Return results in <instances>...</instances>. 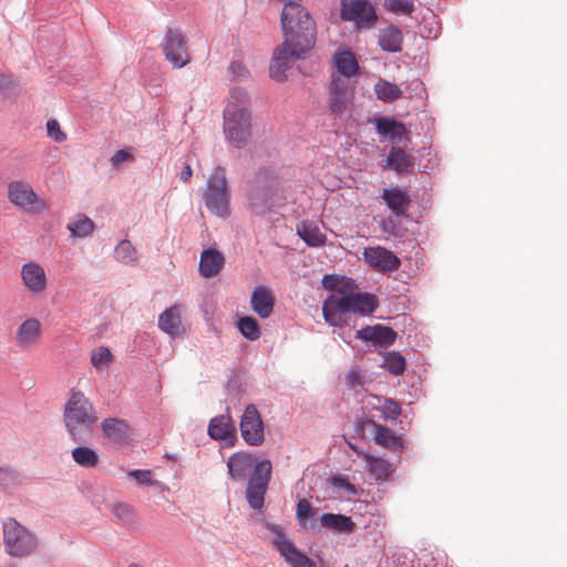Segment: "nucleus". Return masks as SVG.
I'll return each instance as SVG.
<instances>
[{
    "label": "nucleus",
    "instance_id": "obj_23",
    "mask_svg": "<svg viewBox=\"0 0 567 567\" xmlns=\"http://www.w3.org/2000/svg\"><path fill=\"white\" fill-rule=\"evenodd\" d=\"M379 134L388 136L393 142L401 140L410 141V132L403 123L396 122L391 117H379L374 121Z\"/></svg>",
    "mask_w": 567,
    "mask_h": 567
},
{
    "label": "nucleus",
    "instance_id": "obj_28",
    "mask_svg": "<svg viewBox=\"0 0 567 567\" xmlns=\"http://www.w3.org/2000/svg\"><path fill=\"white\" fill-rule=\"evenodd\" d=\"M264 526L271 534V543L282 557L297 548L296 545L287 537L284 526L267 520Z\"/></svg>",
    "mask_w": 567,
    "mask_h": 567
},
{
    "label": "nucleus",
    "instance_id": "obj_46",
    "mask_svg": "<svg viewBox=\"0 0 567 567\" xmlns=\"http://www.w3.org/2000/svg\"><path fill=\"white\" fill-rule=\"evenodd\" d=\"M380 410L385 419L395 420L401 414L400 404L392 399H385Z\"/></svg>",
    "mask_w": 567,
    "mask_h": 567
},
{
    "label": "nucleus",
    "instance_id": "obj_24",
    "mask_svg": "<svg viewBox=\"0 0 567 567\" xmlns=\"http://www.w3.org/2000/svg\"><path fill=\"white\" fill-rule=\"evenodd\" d=\"M101 431L104 439L113 443H120L128 436L130 426L124 420L107 417L102 421Z\"/></svg>",
    "mask_w": 567,
    "mask_h": 567
},
{
    "label": "nucleus",
    "instance_id": "obj_49",
    "mask_svg": "<svg viewBox=\"0 0 567 567\" xmlns=\"http://www.w3.org/2000/svg\"><path fill=\"white\" fill-rule=\"evenodd\" d=\"M233 79H246L249 76V71L246 65L240 61H233L228 68Z\"/></svg>",
    "mask_w": 567,
    "mask_h": 567
},
{
    "label": "nucleus",
    "instance_id": "obj_33",
    "mask_svg": "<svg viewBox=\"0 0 567 567\" xmlns=\"http://www.w3.org/2000/svg\"><path fill=\"white\" fill-rule=\"evenodd\" d=\"M320 522L324 527L339 533H351L355 526L351 517L341 514H322Z\"/></svg>",
    "mask_w": 567,
    "mask_h": 567
},
{
    "label": "nucleus",
    "instance_id": "obj_27",
    "mask_svg": "<svg viewBox=\"0 0 567 567\" xmlns=\"http://www.w3.org/2000/svg\"><path fill=\"white\" fill-rule=\"evenodd\" d=\"M386 167L396 173H409L414 167V158L401 147H391L386 157Z\"/></svg>",
    "mask_w": 567,
    "mask_h": 567
},
{
    "label": "nucleus",
    "instance_id": "obj_56",
    "mask_svg": "<svg viewBox=\"0 0 567 567\" xmlns=\"http://www.w3.org/2000/svg\"><path fill=\"white\" fill-rule=\"evenodd\" d=\"M341 482V485L344 486L347 489L353 492L354 491V487L352 484H350L349 482H347L346 480H340Z\"/></svg>",
    "mask_w": 567,
    "mask_h": 567
},
{
    "label": "nucleus",
    "instance_id": "obj_40",
    "mask_svg": "<svg viewBox=\"0 0 567 567\" xmlns=\"http://www.w3.org/2000/svg\"><path fill=\"white\" fill-rule=\"evenodd\" d=\"M111 512L122 525H131L135 520V509L127 503L113 504Z\"/></svg>",
    "mask_w": 567,
    "mask_h": 567
},
{
    "label": "nucleus",
    "instance_id": "obj_55",
    "mask_svg": "<svg viewBox=\"0 0 567 567\" xmlns=\"http://www.w3.org/2000/svg\"><path fill=\"white\" fill-rule=\"evenodd\" d=\"M350 447L352 449V451L360 457H362L364 460V454H369L368 452H364L362 450H360L359 447H357L355 445L353 444H350Z\"/></svg>",
    "mask_w": 567,
    "mask_h": 567
},
{
    "label": "nucleus",
    "instance_id": "obj_2",
    "mask_svg": "<svg viewBox=\"0 0 567 567\" xmlns=\"http://www.w3.org/2000/svg\"><path fill=\"white\" fill-rule=\"evenodd\" d=\"M63 420L74 441H86L93 434L97 415L92 402L81 391H72L64 405Z\"/></svg>",
    "mask_w": 567,
    "mask_h": 567
},
{
    "label": "nucleus",
    "instance_id": "obj_36",
    "mask_svg": "<svg viewBox=\"0 0 567 567\" xmlns=\"http://www.w3.org/2000/svg\"><path fill=\"white\" fill-rule=\"evenodd\" d=\"M378 99L384 102H393L401 97L402 90L394 83L380 79L374 86Z\"/></svg>",
    "mask_w": 567,
    "mask_h": 567
},
{
    "label": "nucleus",
    "instance_id": "obj_3",
    "mask_svg": "<svg viewBox=\"0 0 567 567\" xmlns=\"http://www.w3.org/2000/svg\"><path fill=\"white\" fill-rule=\"evenodd\" d=\"M281 28L288 42L303 48H313L317 28L308 10L296 0H289L281 11Z\"/></svg>",
    "mask_w": 567,
    "mask_h": 567
},
{
    "label": "nucleus",
    "instance_id": "obj_7",
    "mask_svg": "<svg viewBox=\"0 0 567 567\" xmlns=\"http://www.w3.org/2000/svg\"><path fill=\"white\" fill-rule=\"evenodd\" d=\"M312 48H303L293 42L285 41L276 48L271 59L269 73L270 76L277 82L287 80V72L292 66L293 62L298 59H303Z\"/></svg>",
    "mask_w": 567,
    "mask_h": 567
},
{
    "label": "nucleus",
    "instance_id": "obj_4",
    "mask_svg": "<svg viewBox=\"0 0 567 567\" xmlns=\"http://www.w3.org/2000/svg\"><path fill=\"white\" fill-rule=\"evenodd\" d=\"M203 199L210 214L221 218L230 215V190L225 168L216 166L213 169L207 179Z\"/></svg>",
    "mask_w": 567,
    "mask_h": 567
},
{
    "label": "nucleus",
    "instance_id": "obj_14",
    "mask_svg": "<svg viewBox=\"0 0 567 567\" xmlns=\"http://www.w3.org/2000/svg\"><path fill=\"white\" fill-rule=\"evenodd\" d=\"M163 51L174 68H183L189 62L187 41L178 29H169L166 32Z\"/></svg>",
    "mask_w": 567,
    "mask_h": 567
},
{
    "label": "nucleus",
    "instance_id": "obj_11",
    "mask_svg": "<svg viewBox=\"0 0 567 567\" xmlns=\"http://www.w3.org/2000/svg\"><path fill=\"white\" fill-rule=\"evenodd\" d=\"M341 19L355 22L359 29H371L378 14L368 0H341Z\"/></svg>",
    "mask_w": 567,
    "mask_h": 567
},
{
    "label": "nucleus",
    "instance_id": "obj_16",
    "mask_svg": "<svg viewBox=\"0 0 567 567\" xmlns=\"http://www.w3.org/2000/svg\"><path fill=\"white\" fill-rule=\"evenodd\" d=\"M20 277L23 287L33 296L42 295L48 287V277L44 268L35 262L29 261L22 265Z\"/></svg>",
    "mask_w": 567,
    "mask_h": 567
},
{
    "label": "nucleus",
    "instance_id": "obj_43",
    "mask_svg": "<svg viewBox=\"0 0 567 567\" xmlns=\"http://www.w3.org/2000/svg\"><path fill=\"white\" fill-rule=\"evenodd\" d=\"M385 8L396 14H410L414 10L412 0H385Z\"/></svg>",
    "mask_w": 567,
    "mask_h": 567
},
{
    "label": "nucleus",
    "instance_id": "obj_22",
    "mask_svg": "<svg viewBox=\"0 0 567 567\" xmlns=\"http://www.w3.org/2000/svg\"><path fill=\"white\" fill-rule=\"evenodd\" d=\"M225 265L223 254L214 248L205 249L200 255L199 272L205 278L215 277Z\"/></svg>",
    "mask_w": 567,
    "mask_h": 567
},
{
    "label": "nucleus",
    "instance_id": "obj_44",
    "mask_svg": "<svg viewBox=\"0 0 567 567\" xmlns=\"http://www.w3.org/2000/svg\"><path fill=\"white\" fill-rule=\"evenodd\" d=\"M315 515V508L310 502L306 498L299 499L297 503L296 517L300 525H305L306 522L312 518Z\"/></svg>",
    "mask_w": 567,
    "mask_h": 567
},
{
    "label": "nucleus",
    "instance_id": "obj_57",
    "mask_svg": "<svg viewBox=\"0 0 567 567\" xmlns=\"http://www.w3.org/2000/svg\"><path fill=\"white\" fill-rule=\"evenodd\" d=\"M0 473H1V474H8V475H9V474H11V472H9V471H7V470H0Z\"/></svg>",
    "mask_w": 567,
    "mask_h": 567
},
{
    "label": "nucleus",
    "instance_id": "obj_5",
    "mask_svg": "<svg viewBox=\"0 0 567 567\" xmlns=\"http://www.w3.org/2000/svg\"><path fill=\"white\" fill-rule=\"evenodd\" d=\"M38 544L37 536L14 518L3 523V545L8 555L28 557L37 550Z\"/></svg>",
    "mask_w": 567,
    "mask_h": 567
},
{
    "label": "nucleus",
    "instance_id": "obj_10",
    "mask_svg": "<svg viewBox=\"0 0 567 567\" xmlns=\"http://www.w3.org/2000/svg\"><path fill=\"white\" fill-rule=\"evenodd\" d=\"M271 463L268 460L260 461L252 470L251 477L246 489V497L254 509L264 506L265 495L271 477Z\"/></svg>",
    "mask_w": 567,
    "mask_h": 567
},
{
    "label": "nucleus",
    "instance_id": "obj_38",
    "mask_svg": "<svg viewBox=\"0 0 567 567\" xmlns=\"http://www.w3.org/2000/svg\"><path fill=\"white\" fill-rule=\"evenodd\" d=\"M114 357L107 347H97L91 352V363L96 370L109 369Z\"/></svg>",
    "mask_w": 567,
    "mask_h": 567
},
{
    "label": "nucleus",
    "instance_id": "obj_19",
    "mask_svg": "<svg viewBox=\"0 0 567 567\" xmlns=\"http://www.w3.org/2000/svg\"><path fill=\"white\" fill-rule=\"evenodd\" d=\"M364 424L372 426L374 430V442L390 451L393 452H400L404 449V443L401 436L396 435L392 430L389 427L379 424L372 420H368L364 422Z\"/></svg>",
    "mask_w": 567,
    "mask_h": 567
},
{
    "label": "nucleus",
    "instance_id": "obj_52",
    "mask_svg": "<svg viewBox=\"0 0 567 567\" xmlns=\"http://www.w3.org/2000/svg\"><path fill=\"white\" fill-rule=\"evenodd\" d=\"M264 195V190L261 188H256L254 193L251 194V207L252 209L259 214L264 210V204L259 203V197Z\"/></svg>",
    "mask_w": 567,
    "mask_h": 567
},
{
    "label": "nucleus",
    "instance_id": "obj_1",
    "mask_svg": "<svg viewBox=\"0 0 567 567\" xmlns=\"http://www.w3.org/2000/svg\"><path fill=\"white\" fill-rule=\"evenodd\" d=\"M377 307V297L371 293L355 292L351 280L336 288L328 296L322 306V313L327 323L340 327L346 322L349 313L370 315Z\"/></svg>",
    "mask_w": 567,
    "mask_h": 567
},
{
    "label": "nucleus",
    "instance_id": "obj_8",
    "mask_svg": "<svg viewBox=\"0 0 567 567\" xmlns=\"http://www.w3.org/2000/svg\"><path fill=\"white\" fill-rule=\"evenodd\" d=\"M8 199L24 213L40 214L48 209L45 200L37 195L31 184L21 179L9 183Z\"/></svg>",
    "mask_w": 567,
    "mask_h": 567
},
{
    "label": "nucleus",
    "instance_id": "obj_48",
    "mask_svg": "<svg viewBox=\"0 0 567 567\" xmlns=\"http://www.w3.org/2000/svg\"><path fill=\"white\" fill-rule=\"evenodd\" d=\"M249 101V94L241 87H233L230 91V100L229 103H235L238 106L246 107V104Z\"/></svg>",
    "mask_w": 567,
    "mask_h": 567
},
{
    "label": "nucleus",
    "instance_id": "obj_50",
    "mask_svg": "<svg viewBox=\"0 0 567 567\" xmlns=\"http://www.w3.org/2000/svg\"><path fill=\"white\" fill-rule=\"evenodd\" d=\"M133 159V155L126 150H120L111 157V162L114 166H118L124 162H131Z\"/></svg>",
    "mask_w": 567,
    "mask_h": 567
},
{
    "label": "nucleus",
    "instance_id": "obj_18",
    "mask_svg": "<svg viewBox=\"0 0 567 567\" xmlns=\"http://www.w3.org/2000/svg\"><path fill=\"white\" fill-rule=\"evenodd\" d=\"M158 328L172 338L184 334L185 328L182 322V307L174 305L165 309L158 317Z\"/></svg>",
    "mask_w": 567,
    "mask_h": 567
},
{
    "label": "nucleus",
    "instance_id": "obj_25",
    "mask_svg": "<svg viewBox=\"0 0 567 567\" xmlns=\"http://www.w3.org/2000/svg\"><path fill=\"white\" fill-rule=\"evenodd\" d=\"M252 455L246 452L233 454L227 462L228 473L234 480H244L252 468Z\"/></svg>",
    "mask_w": 567,
    "mask_h": 567
},
{
    "label": "nucleus",
    "instance_id": "obj_35",
    "mask_svg": "<svg viewBox=\"0 0 567 567\" xmlns=\"http://www.w3.org/2000/svg\"><path fill=\"white\" fill-rule=\"evenodd\" d=\"M114 255L116 260L124 265L135 266L138 261V255L135 247L127 239H123L115 247Z\"/></svg>",
    "mask_w": 567,
    "mask_h": 567
},
{
    "label": "nucleus",
    "instance_id": "obj_17",
    "mask_svg": "<svg viewBox=\"0 0 567 567\" xmlns=\"http://www.w3.org/2000/svg\"><path fill=\"white\" fill-rule=\"evenodd\" d=\"M357 338L363 341H370L380 348H388L394 343L396 332L392 328L381 324L367 326L357 331Z\"/></svg>",
    "mask_w": 567,
    "mask_h": 567
},
{
    "label": "nucleus",
    "instance_id": "obj_41",
    "mask_svg": "<svg viewBox=\"0 0 567 567\" xmlns=\"http://www.w3.org/2000/svg\"><path fill=\"white\" fill-rule=\"evenodd\" d=\"M238 329L245 338L251 341H255L260 337L259 324L257 320L251 317L240 318L238 321Z\"/></svg>",
    "mask_w": 567,
    "mask_h": 567
},
{
    "label": "nucleus",
    "instance_id": "obj_54",
    "mask_svg": "<svg viewBox=\"0 0 567 567\" xmlns=\"http://www.w3.org/2000/svg\"><path fill=\"white\" fill-rule=\"evenodd\" d=\"M192 175H193V171H192V167L189 164H186L183 168V171L181 172V175H179V179L183 182V183H188L192 178Z\"/></svg>",
    "mask_w": 567,
    "mask_h": 567
},
{
    "label": "nucleus",
    "instance_id": "obj_30",
    "mask_svg": "<svg viewBox=\"0 0 567 567\" xmlns=\"http://www.w3.org/2000/svg\"><path fill=\"white\" fill-rule=\"evenodd\" d=\"M403 41L402 31L399 27L390 24L379 32V45L383 51L398 52L401 51Z\"/></svg>",
    "mask_w": 567,
    "mask_h": 567
},
{
    "label": "nucleus",
    "instance_id": "obj_15",
    "mask_svg": "<svg viewBox=\"0 0 567 567\" xmlns=\"http://www.w3.org/2000/svg\"><path fill=\"white\" fill-rule=\"evenodd\" d=\"M363 259L371 268L381 272H392L401 266L400 258L391 250L381 246L365 248Z\"/></svg>",
    "mask_w": 567,
    "mask_h": 567
},
{
    "label": "nucleus",
    "instance_id": "obj_31",
    "mask_svg": "<svg viewBox=\"0 0 567 567\" xmlns=\"http://www.w3.org/2000/svg\"><path fill=\"white\" fill-rule=\"evenodd\" d=\"M367 471L377 480L385 481L394 472V466L382 457L372 454H364Z\"/></svg>",
    "mask_w": 567,
    "mask_h": 567
},
{
    "label": "nucleus",
    "instance_id": "obj_51",
    "mask_svg": "<svg viewBox=\"0 0 567 567\" xmlns=\"http://www.w3.org/2000/svg\"><path fill=\"white\" fill-rule=\"evenodd\" d=\"M16 87V82L11 74L0 72V92H8Z\"/></svg>",
    "mask_w": 567,
    "mask_h": 567
},
{
    "label": "nucleus",
    "instance_id": "obj_26",
    "mask_svg": "<svg viewBox=\"0 0 567 567\" xmlns=\"http://www.w3.org/2000/svg\"><path fill=\"white\" fill-rule=\"evenodd\" d=\"M382 198L386 206L398 216L404 215L410 206L409 195L399 187L384 188Z\"/></svg>",
    "mask_w": 567,
    "mask_h": 567
},
{
    "label": "nucleus",
    "instance_id": "obj_12",
    "mask_svg": "<svg viewBox=\"0 0 567 567\" xmlns=\"http://www.w3.org/2000/svg\"><path fill=\"white\" fill-rule=\"evenodd\" d=\"M241 437L251 446H259L265 441L264 422L254 404L246 406L239 423Z\"/></svg>",
    "mask_w": 567,
    "mask_h": 567
},
{
    "label": "nucleus",
    "instance_id": "obj_20",
    "mask_svg": "<svg viewBox=\"0 0 567 567\" xmlns=\"http://www.w3.org/2000/svg\"><path fill=\"white\" fill-rule=\"evenodd\" d=\"M250 305L252 310L262 319L269 318L274 311L275 297L269 288L258 286L254 289Z\"/></svg>",
    "mask_w": 567,
    "mask_h": 567
},
{
    "label": "nucleus",
    "instance_id": "obj_21",
    "mask_svg": "<svg viewBox=\"0 0 567 567\" xmlns=\"http://www.w3.org/2000/svg\"><path fill=\"white\" fill-rule=\"evenodd\" d=\"M208 434L217 441H233L236 439V427L230 415H218L210 420Z\"/></svg>",
    "mask_w": 567,
    "mask_h": 567
},
{
    "label": "nucleus",
    "instance_id": "obj_47",
    "mask_svg": "<svg viewBox=\"0 0 567 567\" xmlns=\"http://www.w3.org/2000/svg\"><path fill=\"white\" fill-rule=\"evenodd\" d=\"M127 475L134 478L141 485H154L155 482L152 477V471L150 470H133Z\"/></svg>",
    "mask_w": 567,
    "mask_h": 567
},
{
    "label": "nucleus",
    "instance_id": "obj_29",
    "mask_svg": "<svg viewBox=\"0 0 567 567\" xmlns=\"http://www.w3.org/2000/svg\"><path fill=\"white\" fill-rule=\"evenodd\" d=\"M333 63L339 76L349 79L359 72V64L354 54L348 50L339 51L333 56Z\"/></svg>",
    "mask_w": 567,
    "mask_h": 567
},
{
    "label": "nucleus",
    "instance_id": "obj_39",
    "mask_svg": "<svg viewBox=\"0 0 567 567\" xmlns=\"http://www.w3.org/2000/svg\"><path fill=\"white\" fill-rule=\"evenodd\" d=\"M405 359L399 352H386L382 367L393 375H401L405 370Z\"/></svg>",
    "mask_w": 567,
    "mask_h": 567
},
{
    "label": "nucleus",
    "instance_id": "obj_13",
    "mask_svg": "<svg viewBox=\"0 0 567 567\" xmlns=\"http://www.w3.org/2000/svg\"><path fill=\"white\" fill-rule=\"evenodd\" d=\"M43 327L40 319L28 317L18 324L13 333V343L23 351H29L40 344Z\"/></svg>",
    "mask_w": 567,
    "mask_h": 567
},
{
    "label": "nucleus",
    "instance_id": "obj_42",
    "mask_svg": "<svg viewBox=\"0 0 567 567\" xmlns=\"http://www.w3.org/2000/svg\"><path fill=\"white\" fill-rule=\"evenodd\" d=\"M284 559L291 567H316V564L298 548H295Z\"/></svg>",
    "mask_w": 567,
    "mask_h": 567
},
{
    "label": "nucleus",
    "instance_id": "obj_34",
    "mask_svg": "<svg viewBox=\"0 0 567 567\" xmlns=\"http://www.w3.org/2000/svg\"><path fill=\"white\" fill-rule=\"evenodd\" d=\"M73 461L81 467L94 468L100 463V456L97 452L89 446L80 445L71 452Z\"/></svg>",
    "mask_w": 567,
    "mask_h": 567
},
{
    "label": "nucleus",
    "instance_id": "obj_32",
    "mask_svg": "<svg viewBox=\"0 0 567 567\" xmlns=\"http://www.w3.org/2000/svg\"><path fill=\"white\" fill-rule=\"evenodd\" d=\"M297 234L302 238L309 246L319 247L324 245L326 235L322 234L319 227L312 221H301L297 226Z\"/></svg>",
    "mask_w": 567,
    "mask_h": 567
},
{
    "label": "nucleus",
    "instance_id": "obj_53",
    "mask_svg": "<svg viewBox=\"0 0 567 567\" xmlns=\"http://www.w3.org/2000/svg\"><path fill=\"white\" fill-rule=\"evenodd\" d=\"M347 385L351 389H354L357 385L361 384L360 373L358 371H350L346 377Z\"/></svg>",
    "mask_w": 567,
    "mask_h": 567
},
{
    "label": "nucleus",
    "instance_id": "obj_9",
    "mask_svg": "<svg viewBox=\"0 0 567 567\" xmlns=\"http://www.w3.org/2000/svg\"><path fill=\"white\" fill-rule=\"evenodd\" d=\"M354 84L349 79L332 75L329 86V107L331 112L342 117L351 113L354 100Z\"/></svg>",
    "mask_w": 567,
    "mask_h": 567
},
{
    "label": "nucleus",
    "instance_id": "obj_37",
    "mask_svg": "<svg viewBox=\"0 0 567 567\" xmlns=\"http://www.w3.org/2000/svg\"><path fill=\"white\" fill-rule=\"evenodd\" d=\"M68 229L75 237H86L94 230V223L85 215H79L68 225Z\"/></svg>",
    "mask_w": 567,
    "mask_h": 567
},
{
    "label": "nucleus",
    "instance_id": "obj_6",
    "mask_svg": "<svg viewBox=\"0 0 567 567\" xmlns=\"http://www.w3.org/2000/svg\"><path fill=\"white\" fill-rule=\"evenodd\" d=\"M224 132L234 147L246 146L251 137V116L248 109L235 103L227 104L224 111Z\"/></svg>",
    "mask_w": 567,
    "mask_h": 567
},
{
    "label": "nucleus",
    "instance_id": "obj_45",
    "mask_svg": "<svg viewBox=\"0 0 567 567\" xmlns=\"http://www.w3.org/2000/svg\"><path fill=\"white\" fill-rule=\"evenodd\" d=\"M47 133L56 143H62L66 140V134L61 130V126L55 118H50L47 122Z\"/></svg>",
    "mask_w": 567,
    "mask_h": 567
}]
</instances>
